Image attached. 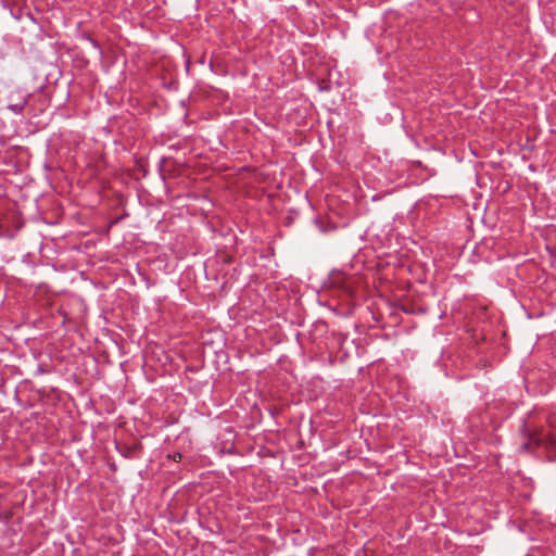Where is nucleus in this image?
<instances>
[{"instance_id":"1","label":"nucleus","mask_w":556,"mask_h":556,"mask_svg":"<svg viewBox=\"0 0 556 556\" xmlns=\"http://www.w3.org/2000/svg\"><path fill=\"white\" fill-rule=\"evenodd\" d=\"M24 103L22 104H12L9 106V109L14 112L15 114H20L22 113L23 109H24Z\"/></svg>"},{"instance_id":"2","label":"nucleus","mask_w":556,"mask_h":556,"mask_svg":"<svg viewBox=\"0 0 556 556\" xmlns=\"http://www.w3.org/2000/svg\"><path fill=\"white\" fill-rule=\"evenodd\" d=\"M0 237H9L8 231L2 229L1 227H0ZM10 237H12V236L10 235Z\"/></svg>"},{"instance_id":"3","label":"nucleus","mask_w":556,"mask_h":556,"mask_svg":"<svg viewBox=\"0 0 556 556\" xmlns=\"http://www.w3.org/2000/svg\"><path fill=\"white\" fill-rule=\"evenodd\" d=\"M530 445H531V443H530V442H527V443H525V444H522V445H521V450H523V451H528V450L530 448Z\"/></svg>"},{"instance_id":"4","label":"nucleus","mask_w":556,"mask_h":556,"mask_svg":"<svg viewBox=\"0 0 556 556\" xmlns=\"http://www.w3.org/2000/svg\"><path fill=\"white\" fill-rule=\"evenodd\" d=\"M137 448H138V445H137V444H135L132 447H128V455H130L131 453H134Z\"/></svg>"},{"instance_id":"5","label":"nucleus","mask_w":556,"mask_h":556,"mask_svg":"<svg viewBox=\"0 0 556 556\" xmlns=\"http://www.w3.org/2000/svg\"><path fill=\"white\" fill-rule=\"evenodd\" d=\"M180 457H181V454H177V455L174 456V459H178Z\"/></svg>"},{"instance_id":"6","label":"nucleus","mask_w":556,"mask_h":556,"mask_svg":"<svg viewBox=\"0 0 556 556\" xmlns=\"http://www.w3.org/2000/svg\"><path fill=\"white\" fill-rule=\"evenodd\" d=\"M180 457H181V454H177V455L174 456V459H178Z\"/></svg>"}]
</instances>
